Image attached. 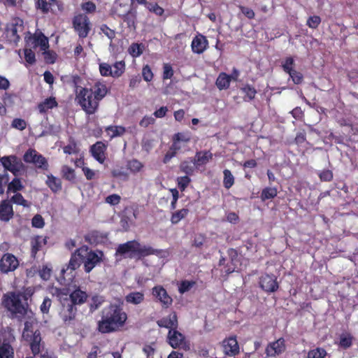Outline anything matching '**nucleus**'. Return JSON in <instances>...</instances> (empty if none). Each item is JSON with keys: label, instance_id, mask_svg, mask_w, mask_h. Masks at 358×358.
I'll use <instances>...</instances> for the list:
<instances>
[{"label": "nucleus", "instance_id": "1", "mask_svg": "<svg viewBox=\"0 0 358 358\" xmlns=\"http://www.w3.org/2000/svg\"><path fill=\"white\" fill-rule=\"evenodd\" d=\"M127 320V315L119 303H111L102 310L101 319L98 322L100 332L106 334L119 330Z\"/></svg>", "mask_w": 358, "mask_h": 358}, {"label": "nucleus", "instance_id": "2", "mask_svg": "<svg viewBox=\"0 0 358 358\" xmlns=\"http://www.w3.org/2000/svg\"><path fill=\"white\" fill-rule=\"evenodd\" d=\"M166 253L164 250L154 249L148 245H142L137 241H127L119 245L116 249V255L138 259L151 255L162 258L166 256Z\"/></svg>", "mask_w": 358, "mask_h": 358}, {"label": "nucleus", "instance_id": "3", "mask_svg": "<svg viewBox=\"0 0 358 358\" xmlns=\"http://www.w3.org/2000/svg\"><path fill=\"white\" fill-rule=\"evenodd\" d=\"M34 320L25 322L22 332L23 341L29 343L34 355L41 352V358H57L54 353L48 351H43V345L41 343V333L38 329L34 328Z\"/></svg>", "mask_w": 358, "mask_h": 358}, {"label": "nucleus", "instance_id": "4", "mask_svg": "<svg viewBox=\"0 0 358 358\" xmlns=\"http://www.w3.org/2000/svg\"><path fill=\"white\" fill-rule=\"evenodd\" d=\"M2 305L8 311L13 314H19L20 315H27L29 318L28 321L34 320L35 323L34 328L37 329L36 320L33 317V313L29 310L27 306L22 302V295L20 293L8 292L3 296Z\"/></svg>", "mask_w": 358, "mask_h": 358}, {"label": "nucleus", "instance_id": "5", "mask_svg": "<svg viewBox=\"0 0 358 358\" xmlns=\"http://www.w3.org/2000/svg\"><path fill=\"white\" fill-rule=\"evenodd\" d=\"M76 101L87 114L92 115L97 110L99 101L94 96L92 90L85 87L76 89Z\"/></svg>", "mask_w": 358, "mask_h": 358}, {"label": "nucleus", "instance_id": "6", "mask_svg": "<svg viewBox=\"0 0 358 358\" xmlns=\"http://www.w3.org/2000/svg\"><path fill=\"white\" fill-rule=\"evenodd\" d=\"M27 45L30 48H40L44 55H50L48 52L49 42L48 38L41 32L36 31L34 34H30L25 37Z\"/></svg>", "mask_w": 358, "mask_h": 358}, {"label": "nucleus", "instance_id": "7", "mask_svg": "<svg viewBox=\"0 0 358 358\" xmlns=\"http://www.w3.org/2000/svg\"><path fill=\"white\" fill-rule=\"evenodd\" d=\"M23 30V21L20 18H15L7 24L6 38L10 43H17L20 38V34L22 33Z\"/></svg>", "mask_w": 358, "mask_h": 358}, {"label": "nucleus", "instance_id": "8", "mask_svg": "<svg viewBox=\"0 0 358 358\" xmlns=\"http://www.w3.org/2000/svg\"><path fill=\"white\" fill-rule=\"evenodd\" d=\"M73 27L80 38H86L91 29L90 22L87 15L79 14L73 20Z\"/></svg>", "mask_w": 358, "mask_h": 358}, {"label": "nucleus", "instance_id": "9", "mask_svg": "<svg viewBox=\"0 0 358 358\" xmlns=\"http://www.w3.org/2000/svg\"><path fill=\"white\" fill-rule=\"evenodd\" d=\"M103 253L100 250H89L87 246V252L83 257L84 270L90 273L99 263L102 261Z\"/></svg>", "mask_w": 358, "mask_h": 358}, {"label": "nucleus", "instance_id": "10", "mask_svg": "<svg viewBox=\"0 0 358 358\" xmlns=\"http://www.w3.org/2000/svg\"><path fill=\"white\" fill-rule=\"evenodd\" d=\"M23 159L25 162L33 164L38 169L43 170L48 169L47 159L34 149H29L24 153Z\"/></svg>", "mask_w": 358, "mask_h": 358}, {"label": "nucleus", "instance_id": "11", "mask_svg": "<svg viewBox=\"0 0 358 358\" xmlns=\"http://www.w3.org/2000/svg\"><path fill=\"white\" fill-rule=\"evenodd\" d=\"M192 135L189 131L178 132L173 135L172 138L173 149L178 152H185L189 150V143Z\"/></svg>", "mask_w": 358, "mask_h": 358}, {"label": "nucleus", "instance_id": "12", "mask_svg": "<svg viewBox=\"0 0 358 358\" xmlns=\"http://www.w3.org/2000/svg\"><path fill=\"white\" fill-rule=\"evenodd\" d=\"M1 162L5 169L10 171L15 176L20 174L24 171V165L21 159L15 155L3 157Z\"/></svg>", "mask_w": 358, "mask_h": 358}, {"label": "nucleus", "instance_id": "13", "mask_svg": "<svg viewBox=\"0 0 358 358\" xmlns=\"http://www.w3.org/2000/svg\"><path fill=\"white\" fill-rule=\"evenodd\" d=\"M18 266V259L10 253L4 254L0 260V271L3 273L15 271Z\"/></svg>", "mask_w": 358, "mask_h": 358}, {"label": "nucleus", "instance_id": "14", "mask_svg": "<svg viewBox=\"0 0 358 358\" xmlns=\"http://www.w3.org/2000/svg\"><path fill=\"white\" fill-rule=\"evenodd\" d=\"M152 294L160 302L163 308H167L172 304L173 299L171 296L169 295L162 286H155L152 289Z\"/></svg>", "mask_w": 358, "mask_h": 358}, {"label": "nucleus", "instance_id": "15", "mask_svg": "<svg viewBox=\"0 0 358 358\" xmlns=\"http://www.w3.org/2000/svg\"><path fill=\"white\" fill-rule=\"evenodd\" d=\"M224 353L229 357L236 356L239 353V345L236 336H229L222 341Z\"/></svg>", "mask_w": 358, "mask_h": 358}, {"label": "nucleus", "instance_id": "16", "mask_svg": "<svg viewBox=\"0 0 358 358\" xmlns=\"http://www.w3.org/2000/svg\"><path fill=\"white\" fill-rule=\"evenodd\" d=\"M168 342L173 348H181L185 345V336L176 330V329L169 331L167 336Z\"/></svg>", "mask_w": 358, "mask_h": 358}, {"label": "nucleus", "instance_id": "17", "mask_svg": "<svg viewBox=\"0 0 358 358\" xmlns=\"http://www.w3.org/2000/svg\"><path fill=\"white\" fill-rule=\"evenodd\" d=\"M285 350V341L280 338L274 342L270 343L266 348V354L268 357H275L282 354Z\"/></svg>", "mask_w": 358, "mask_h": 358}, {"label": "nucleus", "instance_id": "18", "mask_svg": "<svg viewBox=\"0 0 358 358\" xmlns=\"http://www.w3.org/2000/svg\"><path fill=\"white\" fill-rule=\"evenodd\" d=\"M76 310V306L71 303L69 299H65L59 314L62 320L67 322L74 319Z\"/></svg>", "mask_w": 358, "mask_h": 358}, {"label": "nucleus", "instance_id": "19", "mask_svg": "<svg viewBox=\"0 0 358 358\" xmlns=\"http://www.w3.org/2000/svg\"><path fill=\"white\" fill-rule=\"evenodd\" d=\"M259 284L261 287L267 292H273L278 288L276 278L273 275H263L260 278Z\"/></svg>", "mask_w": 358, "mask_h": 358}, {"label": "nucleus", "instance_id": "20", "mask_svg": "<svg viewBox=\"0 0 358 358\" xmlns=\"http://www.w3.org/2000/svg\"><path fill=\"white\" fill-rule=\"evenodd\" d=\"M87 252V246L83 245L77 249L73 254H72L68 264L66 270L71 269L75 271L80 265V259L83 260V257Z\"/></svg>", "mask_w": 358, "mask_h": 358}, {"label": "nucleus", "instance_id": "21", "mask_svg": "<svg viewBox=\"0 0 358 358\" xmlns=\"http://www.w3.org/2000/svg\"><path fill=\"white\" fill-rule=\"evenodd\" d=\"M131 10V0H115L113 12L121 17H125Z\"/></svg>", "mask_w": 358, "mask_h": 358}, {"label": "nucleus", "instance_id": "22", "mask_svg": "<svg viewBox=\"0 0 358 358\" xmlns=\"http://www.w3.org/2000/svg\"><path fill=\"white\" fill-rule=\"evenodd\" d=\"M93 92L94 96L100 102L108 94L109 89L103 80H97L90 89Z\"/></svg>", "mask_w": 358, "mask_h": 358}, {"label": "nucleus", "instance_id": "23", "mask_svg": "<svg viewBox=\"0 0 358 358\" xmlns=\"http://www.w3.org/2000/svg\"><path fill=\"white\" fill-rule=\"evenodd\" d=\"M208 45V42L206 38L201 35H196L192 40L191 47L193 52L196 54L203 53Z\"/></svg>", "mask_w": 358, "mask_h": 358}, {"label": "nucleus", "instance_id": "24", "mask_svg": "<svg viewBox=\"0 0 358 358\" xmlns=\"http://www.w3.org/2000/svg\"><path fill=\"white\" fill-rule=\"evenodd\" d=\"M106 145L101 142H96L90 149L92 155L99 163L103 164L106 159Z\"/></svg>", "mask_w": 358, "mask_h": 358}, {"label": "nucleus", "instance_id": "25", "mask_svg": "<svg viewBox=\"0 0 358 358\" xmlns=\"http://www.w3.org/2000/svg\"><path fill=\"white\" fill-rule=\"evenodd\" d=\"M157 324L160 327H164L169 330L178 327V318L176 313H172L169 316L163 317L157 321Z\"/></svg>", "mask_w": 358, "mask_h": 358}, {"label": "nucleus", "instance_id": "26", "mask_svg": "<svg viewBox=\"0 0 358 358\" xmlns=\"http://www.w3.org/2000/svg\"><path fill=\"white\" fill-rule=\"evenodd\" d=\"M212 157L213 154L210 151L197 152L194 159V164L196 166L205 165L209 162Z\"/></svg>", "mask_w": 358, "mask_h": 358}, {"label": "nucleus", "instance_id": "27", "mask_svg": "<svg viewBox=\"0 0 358 358\" xmlns=\"http://www.w3.org/2000/svg\"><path fill=\"white\" fill-rule=\"evenodd\" d=\"M13 215V211L11 204L7 201H3L0 204V220L8 221Z\"/></svg>", "mask_w": 358, "mask_h": 358}, {"label": "nucleus", "instance_id": "28", "mask_svg": "<svg viewBox=\"0 0 358 358\" xmlns=\"http://www.w3.org/2000/svg\"><path fill=\"white\" fill-rule=\"evenodd\" d=\"M87 298V294L85 292L82 291L80 289H77L70 294L69 302L73 306L77 304H82L85 302Z\"/></svg>", "mask_w": 358, "mask_h": 358}, {"label": "nucleus", "instance_id": "29", "mask_svg": "<svg viewBox=\"0 0 358 358\" xmlns=\"http://www.w3.org/2000/svg\"><path fill=\"white\" fill-rule=\"evenodd\" d=\"M126 167L129 174L136 175L143 171L144 164L138 159H132L127 161Z\"/></svg>", "mask_w": 358, "mask_h": 358}, {"label": "nucleus", "instance_id": "30", "mask_svg": "<svg viewBox=\"0 0 358 358\" xmlns=\"http://www.w3.org/2000/svg\"><path fill=\"white\" fill-rule=\"evenodd\" d=\"M231 77L225 73H220L217 78L215 85L220 90L229 88L231 83Z\"/></svg>", "mask_w": 358, "mask_h": 358}, {"label": "nucleus", "instance_id": "31", "mask_svg": "<svg viewBox=\"0 0 358 358\" xmlns=\"http://www.w3.org/2000/svg\"><path fill=\"white\" fill-rule=\"evenodd\" d=\"M46 185L53 192H58L62 189V182L58 178L52 175H48L46 180Z\"/></svg>", "mask_w": 358, "mask_h": 358}, {"label": "nucleus", "instance_id": "32", "mask_svg": "<svg viewBox=\"0 0 358 358\" xmlns=\"http://www.w3.org/2000/svg\"><path fill=\"white\" fill-rule=\"evenodd\" d=\"M125 300L128 303L138 305L144 300V294L141 292H133L125 296Z\"/></svg>", "mask_w": 358, "mask_h": 358}, {"label": "nucleus", "instance_id": "33", "mask_svg": "<svg viewBox=\"0 0 358 358\" xmlns=\"http://www.w3.org/2000/svg\"><path fill=\"white\" fill-rule=\"evenodd\" d=\"M0 358H14V349L9 343L0 342Z\"/></svg>", "mask_w": 358, "mask_h": 358}, {"label": "nucleus", "instance_id": "34", "mask_svg": "<svg viewBox=\"0 0 358 358\" xmlns=\"http://www.w3.org/2000/svg\"><path fill=\"white\" fill-rule=\"evenodd\" d=\"M125 131V128L122 126H109L106 128V133L110 138L121 136Z\"/></svg>", "mask_w": 358, "mask_h": 358}, {"label": "nucleus", "instance_id": "35", "mask_svg": "<svg viewBox=\"0 0 358 358\" xmlns=\"http://www.w3.org/2000/svg\"><path fill=\"white\" fill-rule=\"evenodd\" d=\"M145 50V45L143 43H134L128 48L129 54L134 58L141 56Z\"/></svg>", "mask_w": 358, "mask_h": 358}, {"label": "nucleus", "instance_id": "36", "mask_svg": "<svg viewBox=\"0 0 358 358\" xmlns=\"http://www.w3.org/2000/svg\"><path fill=\"white\" fill-rule=\"evenodd\" d=\"M57 106V103L55 98L50 97L41 103L38 108L41 113H45L49 109H52Z\"/></svg>", "mask_w": 358, "mask_h": 358}, {"label": "nucleus", "instance_id": "37", "mask_svg": "<svg viewBox=\"0 0 358 358\" xmlns=\"http://www.w3.org/2000/svg\"><path fill=\"white\" fill-rule=\"evenodd\" d=\"M241 91L244 94L243 99L245 101L252 100L257 94L256 90L250 85H246L241 87Z\"/></svg>", "mask_w": 358, "mask_h": 358}, {"label": "nucleus", "instance_id": "38", "mask_svg": "<svg viewBox=\"0 0 358 358\" xmlns=\"http://www.w3.org/2000/svg\"><path fill=\"white\" fill-rule=\"evenodd\" d=\"M113 177L117 178L121 180L127 181L129 180V175L128 170L123 167L117 166L112 171Z\"/></svg>", "mask_w": 358, "mask_h": 358}, {"label": "nucleus", "instance_id": "39", "mask_svg": "<svg viewBox=\"0 0 358 358\" xmlns=\"http://www.w3.org/2000/svg\"><path fill=\"white\" fill-rule=\"evenodd\" d=\"M352 343V336L348 333H343L340 335L338 345L344 349L349 348Z\"/></svg>", "mask_w": 358, "mask_h": 358}, {"label": "nucleus", "instance_id": "40", "mask_svg": "<svg viewBox=\"0 0 358 358\" xmlns=\"http://www.w3.org/2000/svg\"><path fill=\"white\" fill-rule=\"evenodd\" d=\"M42 243H45V240L42 236H36L31 241V253L33 256H35L37 252L41 248Z\"/></svg>", "mask_w": 358, "mask_h": 358}, {"label": "nucleus", "instance_id": "41", "mask_svg": "<svg viewBox=\"0 0 358 358\" xmlns=\"http://www.w3.org/2000/svg\"><path fill=\"white\" fill-rule=\"evenodd\" d=\"M223 185L226 189H229L234 184V177L232 175L231 172L228 169H224L223 171Z\"/></svg>", "mask_w": 358, "mask_h": 358}, {"label": "nucleus", "instance_id": "42", "mask_svg": "<svg viewBox=\"0 0 358 358\" xmlns=\"http://www.w3.org/2000/svg\"><path fill=\"white\" fill-rule=\"evenodd\" d=\"M278 190L275 187H266L261 194V199L262 201L273 199L277 196Z\"/></svg>", "mask_w": 358, "mask_h": 358}, {"label": "nucleus", "instance_id": "43", "mask_svg": "<svg viewBox=\"0 0 358 358\" xmlns=\"http://www.w3.org/2000/svg\"><path fill=\"white\" fill-rule=\"evenodd\" d=\"M111 66L113 71V78H119L124 71L125 63L124 61H119L116 62Z\"/></svg>", "mask_w": 358, "mask_h": 358}, {"label": "nucleus", "instance_id": "44", "mask_svg": "<svg viewBox=\"0 0 358 358\" xmlns=\"http://www.w3.org/2000/svg\"><path fill=\"white\" fill-rule=\"evenodd\" d=\"M55 1L56 0H38L36 3L37 8L40 9L43 13H47Z\"/></svg>", "mask_w": 358, "mask_h": 358}, {"label": "nucleus", "instance_id": "45", "mask_svg": "<svg viewBox=\"0 0 358 358\" xmlns=\"http://www.w3.org/2000/svg\"><path fill=\"white\" fill-rule=\"evenodd\" d=\"M189 210L187 208H182L180 210L176 211L173 213L171 221L173 224L178 223L182 219H183L187 215Z\"/></svg>", "mask_w": 358, "mask_h": 358}, {"label": "nucleus", "instance_id": "46", "mask_svg": "<svg viewBox=\"0 0 358 358\" xmlns=\"http://www.w3.org/2000/svg\"><path fill=\"white\" fill-rule=\"evenodd\" d=\"M99 71L102 76H111L113 77V71L111 65L108 63L99 64Z\"/></svg>", "mask_w": 358, "mask_h": 358}, {"label": "nucleus", "instance_id": "47", "mask_svg": "<svg viewBox=\"0 0 358 358\" xmlns=\"http://www.w3.org/2000/svg\"><path fill=\"white\" fill-rule=\"evenodd\" d=\"M327 355V352L322 348H317L311 350L308 353V358H324Z\"/></svg>", "mask_w": 358, "mask_h": 358}, {"label": "nucleus", "instance_id": "48", "mask_svg": "<svg viewBox=\"0 0 358 358\" xmlns=\"http://www.w3.org/2000/svg\"><path fill=\"white\" fill-rule=\"evenodd\" d=\"M234 253L236 255V258L231 257V263L234 266L232 268H228L226 272L227 273H232L236 271H238L241 269V265L239 264V258L238 257V255L236 254V252L235 250H231L230 252V255H232V254Z\"/></svg>", "mask_w": 358, "mask_h": 358}, {"label": "nucleus", "instance_id": "49", "mask_svg": "<svg viewBox=\"0 0 358 358\" xmlns=\"http://www.w3.org/2000/svg\"><path fill=\"white\" fill-rule=\"evenodd\" d=\"M194 285V281L183 280L178 285V291L180 294H184L189 291Z\"/></svg>", "mask_w": 358, "mask_h": 358}, {"label": "nucleus", "instance_id": "50", "mask_svg": "<svg viewBox=\"0 0 358 358\" xmlns=\"http://www.w3.org/2000/svg\"><path fill=\"white\" fill-rule=\"evenodd\" d=\"M22 185L18 178L13 179L8 185V191L15 192L22 188Z\"/></svg>", "mask_w": 358, "mask_h": 358}, {"label": "nucleus", "instance_id": "51", "mask_svg": "<svg viewBox=\"0 0 358 358\" xmlns=\"http://www.w3.org/2000/svg\"><path fill=\"white\" fill-rule=\"evenodd\" d=\"M294 59L291 57H287L282 63L283 70L287 73L294 70Z\"/></svg>", "mask_w": 358, "mask_h": 358}, {"label": "nucleus", "instance_id": "52", "mask_svg": "<svg viewBox=\"0 0 358 358\" xmlns=\"http://www.w3.org/2000/svg\"><path fill=\"white\" fill-rule=\"evenodd\" d=\"M62 173L64 178L68 180H73L75 179L74 170L68 166H64L62 169Z\"/></svg>", "mask_w": 358, "mask_h": 358}, {"label": "nucleus", "instance_id": "53", "mask_svg": "<svg viewBox=\"0 0 358 358\" xmlns=\"http://www.w3.org/2000/svg\"><path fill=\"white\" fill-rule=\"evenodd\" d=\"M12 127L22 131L27 127V122L21 118H15L11 123Z\"/></svg>", "mask_w": 358, "mask_h": 358}, {"label": "nucleus", "instance_id": "54", "mask_svg": "<svg viewBox=\"0 0 358 358\" xmlns=\"http://www.w3.org/2000/svg\"><path fill=\"white\" fill-rule=\"evenodd\" d=\"M51 273H52L51 267H50L48 265H45L39 271V275L43 280H48L51 276Z\"/></svg>", "mask_w": 358, "mask_h": 358}, {"label": "nucleus", "instance_id": "55", "mask_svg": "<svg viewBox=\"0 0 358 358\" xmlns=\"http://www.w3.org/2000/svg\"><path fill=\"white\" fill-rule=\"evenodd\" d=\"M142 76H143V79L146 82H150L152 80L153 73L151 70V68L148 65H145L143 67Z\"/></svg>", "mask_w": 358, "mask_h": 358}, {"label": "nucleus", "instance_id": "56", "mask_svg": "<svg viewBox=\"0 0 358 358\" xmlns=\"http://www.w3.org/2000/svg\"><path fill=\"white\" fill-rule=\"evenodd\" d=\"M178 186L181 191H184L190 182V178L188 176H181L177 178Z\"/></svg>", "mask_w": 358, "mask_h": 358}, {"label": "nucleus", "instance_id": "57", "mask_svg": "<svg viewBox=\"0 0 358 358\" xmlns=\"http://www.w3.org/2000/svg\"><path fill=\"white\" fill-rule=\"evenodd\" d=\"M147 8L157 15H162L164 13V9L157 3H145Z\"/></svg>", "mask_w": 358, "mask_h": 358}, {"label": "nucleus", "instance_id": "58", "mask_svg": "<svg viewBox=\"0 0 358 358\" xmlns=\"http://www.w3.org/2000/svg\"><path fill=\"white\" fill-rule=\"evenodd\" d=\"M100 30L101 33H103L110 40H112L115 37V31L106 24H102L100 27Z\"/></svg>", "mask_w": 358, "mask_h": 358}, {"label": "nucleus", "instance_id": "59", "mask_svg": "<svg viewBox=\"0 0 358 358\" xmlns=\"http://www.w3.org/2000/svg\"><path fill=\"white\" fill-rule=\"evenodd\" d=\"M24 53V59L28 64H32L35 62V53L31 48H26Z\"/></svg>", "mask_w": 358, "mask_h": 358}, {"label": "nucleus", "instance_id": "60", "mask_svg": "<svg viewBox=\"0 0 358 358\" xmlns=\"http://www.w3.org/2000/svg\"><path fill=\"white\" fill-rule=\"evenodd\" d=\"M321 22V19L319 16L313 15L310 17L307 20V25L312 29H316Z\"/></svg>", "mask_w": 358, "mask_h": 358}, {"label": "nucleus", "instance_id": "61", "mask_svg": "<svg viewBox=\"0 0 358 358\" xmlns=\"http://www.w3.org/2000/svg\"><path fill=\"white\" fill-rule=\"evenodd\" d=\"M31 224H32V226L34 227L41 229V228H43L44 227L45 222H44V220H43V218L42 217L41 215H36L32 218Z\"/></svg>", "mask_w": 358, "mask_h": 358}, {"label": "nucleus", "instance_id": "62", "mask_svg": "<svg viewBox=\"0 0 358 358\" xmlns=\"http://www.w3.org/2000/svg\"><path fill=\"white\" fill-rule=\"evenodd\" d=\"M290 78L295 84H300L303 81V75L294 69L289 73Z\"/></svg>", "mask_w": 358, "mask_h": 358}, {"label": "nucleus", "instance_id": "63", "mask_svg": "<svg viewBox=\"0 0 358 358\" xmlns=\"http://www.w3.org/2000/svg\"><path fill=\"white\" fill-rule=\"evenodd\" d=\"M163 69V79H170L173 75L172 66L169 64H164Z\"/></svg>", "mask_w": 358, "mask_h": 358}, {"label": "nucleus", "instance_id": "64", "mask_svg": "<svg viewBox=\"0 0 358 358\" xmlns=\"http://www.w3.org/2000/svg\"><path fill=\"white\" fill-rule=\"evenodd\" d=\"M121 197L116 194H113L106 198V202L111 206L117 205L120 201Z\"/></svg>", "mask_w": 358, "mask_h": 358}]
</instances>
